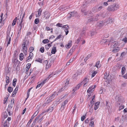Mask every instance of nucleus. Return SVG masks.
Here are the masks:
<instances>
[{"mask_svg": "<svg viewBox=\"0 0 127 127\" xmlns=\"http://www.w3.org/2000/svg\"><path fill=\"white\" fill-rule=\"evenodd\" d=\"M104 15H101V14H96L91 16L89 17V19L87 21V23H88L90 22H93L94 21H96L100 18L101 17H103Z\"/></svg>", "mask_w": 127, "mask_h": 127, "instance_id": "1", "label": "nucleus"}, {"mask_svg": "<svg viewBox=\"0 0 127 127\" xmlns=\"http://www.w3.org/2000/svg\"><path fill=\"white\" fill-rule=\"evenodd\" d=\"M58 95V94H57L56 92L54 93L51 96L46 99L45 100L46 103L44 104V105L45 106L46 104H48L51 102L53 100V98L55 96Z\"/></svg>", "mask_w": 127, "mask_h": 127, "instance_id": "2", "label": "nucleus"}, {"mask_svg": "<svg viewBox=\"0 0 127 127\" xmlns=\"http://www.w3.org/2000/svg\"><path fill=\"white\" fill-rule=\"evenodd\" d=\"M13 35V33H10V30H8L7 32V37L6 41H8L7 46H8V45L10 44L11 40V38Z\"/></svg>", "mask_w": 127, "mask_h": 127, "instance_id": "3", "label": "nucleus"}, {"mask_svg": "<svg viewBox=\"0 0 127 127\" xmlns=\"http://www.w3.org/2000/svg\"><path fill=\"white\" fill-rule=\"evenodd\" d=\"M120 6L118 4H114L111 5L107 9L109 11H115L119 8Z\"/></svg>", "mask_w": 127, "mask_h": 127, "instance_id": "4", "label": "nucleus"}, {"mask_svg": "<svg viewBox=\"0 0 127 127\" xmlns=\"http://www.w3.org/2000/svg\"><path fill=\"white\" fill-rule=\"evenodd\" d=\"M29 42L27 41H26L24 42L22 45L23 47V50L24 53H26L27 51V46L29 45Z\"/></svg>", "mask_w": 127, "mask_h": 127, "instance_id": "5", "label": "nucleus"}, {"mask_svg": "<svg viewBox=\"0 0 127 127\" xmlns=\"http://www.w3.org/2000/svg\"><path fill=\"white\" fill-rule=\"evenodd\" d=\"M104 78L105 79L107 80V81H108V83H109L111 81L112 79L111 76L110 75L109 73L107 74L106 72L104 73Z\"/></svg>", "mask_w": 127, "mask_h": 127, "instance_id": "6", "label": "nucleus"}, {"mask_svg": "<svg viewBox=\"0 0 127 127\" xmlns=\"http://www.w3.org/2000/svg\"><path fill=\"white\" fill-rule=\"evenodd\" d=\"M78 14L77 12L75 11L70 12L68 14V16L69 18L71 17H76Z\"/></svg>", "mask_w": 127, "mask_h": 127, "instance_id": "7", "label": "nucleus"}, {"mask_svg": "<svg viewBox=\"0 0 127 127\" xmlns=\"http://www.w3.org/2000/svg\"><path fill=\"white\" fill-rule=\"evenodd\" d=\"M89 82V79L87 78H85L81 82L82 85L83 84V86L85 87L87 85Z\"/></svg>", "mask_w": 127, "mask_h": 127, "instance_id": "8", "label": "nucleus"}, {"mask_svg": "<svg viewBox=\"0 0 127 127\" xmlns=\"http://www.w3.org/2000/svg\"><path fill=\"white\" fill-rule=\"evenodd\" d=\"M110 105L109 102L108 100H106L105 105V108L106 109H107L108 112L110 111L111 109V107L110 106Z\"/></svg>", "mask_w": 127, "mask_h": 127, "instance_id": "9", "label": "nucleus"}, {"mask_svg": "<svg viewBox=\"0 0 127 127\" xmlns=\"http://www.w3.org/2000/svg\"><path fill=\"white\" fill-rule=\"evenodd\" d=\"M96 87V85H94V86H92L91 87H90L89 88L88 90L87 91V92L89 93L90 94L92 93V92L94 90V89Z\"/></svg>", "mask_w": 127, "mask_h": 127, "instance_id": "10", "label": "nucleus"}, {"mask_svg": "<svg viewBox=\"0 0 127 127\" xmlns=\"http://www.w3.org/2000/svg\"><path fill=\"white\" fill-rule=\"evenodd\" d=\"M43 64L46 65L45 69L47 70L50 67L51 65L50 64L48 63V61L47 60L45 61L43 63Z\"/></svg>", "mask_w": 127, "mask_h": 127, "instance_id": "11", "label": "nucleus"}, {"mask_svg": "<svg viewBox=\"0 0 127 127\" xmlns=\"http://www.w3.org/2000/svg\"><path fill=\"white\" fill-rule=\"evenodd\" d=\"M118 42L116 41L113 42L111 43V46L110 47V48H117L118 47Z\"/></svg>", "mask_w": 127, "mask_h": 127, "instance_id": "12", "label": "nucleus"}, {"mask_svg": "<svg viewBox=\"0 0 127 127\" xmlns=\"http://www.w3.org/2000/svg\"><path fill=\"white\" fill-rule=\"evenodd\" d=\"M62 28H65L64 31L65 32V34L67 35L68 33L69 27L67 25L63 26Z\"/></svg>", "mask_w": 127, "mask_h": 127, "instance_id": "13", "label": "nucleus"}, {"mask_svg": "<svg viewBox=\"0 0 127 127\" xmlns=\"http://www.w3.org/2000/svg\"><path fill=\"white\" fill-rule=\"evenodd\" d=\"M54 109V108L53 107H50L49 109H47L45 111H43L40 114V115H42L44 113L46 112H51L53 111Z\"/></svg>", "mask_w": 127, "mask_h": 127, "instance_id": "14", "label": "nucleus"}, {"mask_svg": "<svg viewBox=\"0 0 127 127\" xmlns=\"http://www.w3.org/2000/svg\"><path fill=\"white\" fill-rule=\"evenodd\" d=\"M104 21L106 25L109 23H112L113 22V20L111 18H109L104 20Z\"/></svg>", "mask_w": 127, "mask_h": 127, "instance_id": "15", "label": "nucleus"}, {"mask_svg": "<svg viewBox=\"0 0 127 127\" xmlns=\"http://www.w3.org/2000/svg\"><path fill=\"white\" fill-rule=\"evenodd\" d=\"M72 45V41L71 40H70L65 45L67 49L69 48Z\"/></svg>", "mask_w": 127, "mask_h": 127, "instance_id": "16", "label": "nucleus"}, {"mask_svg": "<svg viewBox=\"0 0 127 127\" xmlns=\"http://www.w3.org/2000/svg\"><path fill=\"white\" fill-rule=\"evenodd\" d=\"M67 102V100H65L63 102L62 104V105H61V109H62V110H64L65 107V105L66 103Z\"/></svg>", "mask_w": 127, "mask_h": 127, "instance_id": "17", "label": "nucleus"}, {"mask_svg": "<svg viewBox=\"0 0 127 127\" xmlns=\"http://www.w3.org/2000/svg\"><path fill=\"white\" fill-rule=\"evenodd\" d=\"M33 54L32 53H30L26 61L29 62V60L32 59L33 57Z\"/></svg>", "mask_w": 127, "mask_h": 127, "instance_id": "18", "label": "nucleus"}, {"mask_svg": "<svg viewBox=\"0 0 127 127\" xmlns=\"http://www.w3.org/2000/svg\"><path fill=\"white\" fill-rule=\"evenodd\" d=\"M44 17L46 19H48L50 16V14L48 12H44Z\"/></svg>", "mask_w": 127, "mask_h": 127, "instance_id": "19", "label": "nucleus"}, {"mask_svg": "<svg viewBox=\"0 0 127 127\" xmlns=\"http://www.w3.org/2000/svg\"><path fill=\"white\" fill-rule=\"evenodd\" d=\"M19 86H17L16 87L14 90V91L12 93V96L13 97H14L15 95H16V93H17V91L18 89Z\"/></svg>", "mask_w": 127, "mask_h": 127, "instance_id": "20", "label": "nucleus"}, {"mask_svg": "<svg viewBox=\"0 0 127 127\" xmlns=\"http://www.w3.org/2000/svg\"><path fill=\"white\" fill-rule=\"evenodd\" d=\"M68 83L69 81H66V82L65 83V85L64 86V87H63L58 92L60 93L61 92L63 91L64 90V89L67 87L66 86L68 84Z\"/></svg>", "mask_w": 127, "mask_h": 127, "instance_id": "21", "label": "nucleus"}, {"mask_svg": "<svg viewBox=\"0 0 127 127\" xmlns=\"http://www.w3.org/2000/svg\"><path fill=\"white\" fill-rule=\"evenodd\" d=\"M112 49L111 50H112V51L113 53L116 52L120 50L119 48L118 47Z\"/></svg>", "mask_w": 127, "mask_h": 127, "instance_id": "22", "label": "nucleus"}, {"mask_svg": "<svg viewBox=\"0 0 127 127\" xmlns=\"http://www.w3.org/2000/svg\"><path fill=\"white\" fill-rule=\"evenodd\" d=\"M100 104L99 102H96L95 104V106L94 107V109L95 110H96L99 107V105Z\"/></svg>", "mask_w": 127, "mask_h": 127, "instance_id": "23", "label": "nucleus"}, {"mask_svg": "<svg viewBox=\"0 0 127 127\" xmlns=\"http://www.w3.org/2000/svg\"><path fill=\"white\" fill-rule=\"evenodd\" d=\"M57 51L56 48V47L54 46L52 49L51 53L52 54H55Z\"/></svg>", "mask_w": 127, "mask_h": 127, "instance_id": "24", "label": "nucleus"}, {"mask_svg": "<svg viewBox=\"0 0 127 127\" xmlns=\"http://www.w3.org/2000/svg\"><path fill=\"white\" fill-rule=\"evenodd\" d=\"M25 12L24 13L22 12H21V13L20 15V18H21L22 17V19L21 20V22H22L23 21V18H24L25 15Z\"/></svg>", "mask_w": 127, "mask_h": 127, "instance_id": "25", "label": "nucleus"}, {"mask_svg": "<svg viewBox=\"0 0 127 127\" xmlns=\"http://www.w3.org/2000/svg\"><path fill=\"white\" fill-rule=\"evenodd\" d=\"M106 24L104 21H102L100 22L99 23L98 26H99L101 27L104 25H106Z\"/></svg>", "mask_w": 127, "mask_h": 127, "instance_id": "26", "label": "nucleus"}, {"mask_svg": "<svg viewBox=\"0 0 127 127\" xmlns=\"http://www.w3.org/2000/svg\"><path fill=\"white\" fill-rule=\"evenodd\" d=\"M9 122L7 120H6L5 122H4V123L3 124V127H9L8 126Z\"/></svg>", "mask_w": 127, "mask_h": 127, "instance_id": "27", "label": "nucleus"}, {"mask_svg": "<svg viewBox=\"0 0 127 127\" xmlns=\"http://www.w3.org/2000/svg\"><path fill=\"white\" fill-rule=\"evenodd\" d=\"M42 11V9L41 8L38 9V15H36V17H39V16L41 15V13Z\"/></svg>", "mask_w": 127, "mask_h": 127, "instance_id": "28", "label": "nucleus"}, {"mask_svg": "<svg viewBox=\"0 0 127 127\" xmlns=\"http://www.w3.org/2000/svg\"><path fill=\"white\" fill-rule=\"evenodd\" d=\"M51 46V44L50 43L48 44L45 46V48L46 50H48Z\"/></svg>", "mask_w": 127, "mask_h": 127, "instance_id": "29", "label": "nucleus"}, {"mask_svg": "<svg viewBox=\"0 0 127 127\" xmlns=\"http://www.w3.org/2000/svg\"><path fill=\"white\" fill-rule=\"evenodd\" d=\"M81 11L84 15H87L88 14V12L86 10H82Z\"/></svg>", "mask_w": 127, "mask_h": 127, "instance_id": "30", "label": "nucleus"}, {"mask_svg": "<svg viewBox=\"0 0 127 127\" xmlns=\"http://www.w3.org/2000/svg\"><path fill=\"white\" fill-rule=\"evenodd\" d=\"M24 58V55L23 54L21 53L20 55L19 56V59L20 61H22L23 60Z\"/></svg>", "mask_w": 127, "mask_h": 127, "instance_id": "31", "label": "nucleus"}, {"mask_svg": "<svg viewBox=\"0 0 127 127\" xmlns=\"http://www.w3.org/2000/svg\"><path fill=\"white\" fill-rule=\"evenodd\" d=\"M91 54H88L87 56V57L84 59V61L86 62V61L91 56Z\"/></svg>", "mask_w": 127, "mask_h": 127, "instance_id": "32", "label": "nucleus"}, {"mask_svg": "<svg viewBox=\"0 0 127 127\" xmlns=\"http://www.w3.org/2000/svg\"><path fill=\"white\" fill-rule=\"evenodd\" d=\"M102 6H96V8H97V10L98 12L101 10L102 9Z\"/></svg>", "mask_w": 127, "mask_h": 127, "instance_id": "33", "label": "nucleus"}, {"mask_svg": "<svg viewBox=\"0 0 127 127\" xmlns=\"http://www.w3.org/2000/svg\"><path fill=\"white\" fill-rule=\"evenodd\" d=\"M31 65V64L30 63H28L26 65V71H27L30 68Z\"/></svg>", "mask_w": 127, "mask_h": 127, "instance_id": "34", "label": "nucleus"}, {"mask_svg": "<svg viewBox=\"0 0 127 127\" xmlns=\"http://www.w3.org/2000/svg\"><path fill=\"white\" fill-rule=\"evenodd\" d=\"M7 90L8 92L10 93L12 92L13 88L11 87H8Z\"/></svg>", "mask_w": 127, "mask_h": 127, "instance_id": "35", "label": "nucleus"}, {"mask_svg": "<svg viewBox=\"0 0 127 127\" xmlns=\"http://www.w3.org/2000/svg\"><path fill=\"white\" fill-rule=\"evenodd\" d=\"M126 70V69L124 67H123L122 69L121 72L122 75L124 74Z\"/></svg>", "mask_w": 127, "mask_h": 127, "instance_id": "36", "label": "nucleus"}, {"mask_svg": "<svg viewBox=\"0 0 127 127\" xmlns=\"http://www.w3.org/2000/svg\"><path fill=\"white\" fill-rule=\"evenodd\" d=\"M78 89L75 87L73 89L72 91L73 92L72 93V95H74L76 94V93L75 92Z\"/></svg>", "mask_w": 127, "mask_h": 127, "instance_id": "37", "label": "nucleus"}, {"mask_svg": "<svg viewBox=\"0 0 127 127\" xmlns=\"http://www.w3.org/2000/svg\"><path fill=\"white\" fill-rule=\"evenodd\" d=\"M6 82L7 84H8L9 82V78L7 76H6Z\"/></svg>", "mask_w": 127, "mask_h": 127, "instance_id": "38", "label": "nucleus"}, {"mask_svg": "<svg viewBox=\"0 0 127 127\" xmlns=\"http://www.w3.org/2000/svg\"><path fill=\"white\" fill-rule=\"evenodd\" d=\"M55 77V76H54L53 75V74H52V73L50 74L49 75H48V77L46 78H47V79L48 80L51 77Z\"/></svg>", "mask_w": 127, "mask_h": 127, "instance_id": "39", "label": "nucleus"}, {"mask_svg": "<svg viewBox=\"0 0 127 127\" xmlns=\"http://www.w3.org/2000/svg\"><path fill=\"white\" fill-rule=\"evenodd\" d=\"M94 121H91L89 125L91 126V127H94Z\"/></svg>", "mask_w": 127, "mask_h": 127, "instance_id": "40", "label": "nucleus"}, {"mask_svg": "<svg viewBox=\"0 0 127 127\" xmlns=\"http://www.w3.org/2000/svg\"><path fill=\"white\" fill-rule=\"evenodd\" d=\"M92 11L93 13H95L96 12H98L97 10V8H96V6L94 7L92 10Z\"/></svg>", "mask_w": 127, "mask_h": 127, "instance_id": "41", "label": "nucleus"}, {"mask_svg": "<svg viewBox=\"0 0 127 127\" xmlns=\"http://www.w3.org/2000/svg\"><path fill=\"white\" fill-rule=\"evenodd\" d=\"M13 106V104H10L9 105L7 109L11 110Z\"/></svg>", "mask_w": 127, "mask_h": 127, "instance_id": "42", "label": "nucleus"}, {"mask_svg": "<svg viewBox=\"0 0 127 127\" xmlns=\"http://www.w3.org/2000/svg\"><path fill=\"white\" fill-rule=\"evenodd\" d=\"M49 40L48 39H45L42 41V42L44 43H47L49 42Z\"/></svg>", "mask_w": 127, "mask_h": 127, "instance_id": "43", "label": "nucleus"}, {"mask_svg": "<svg viewBox=\"0 0 127 127\" xmlns=\"http://www.w3.org/2000/svg\"><path fill=\"white\" fill-rule=\"evenodd\" d=\"M100 61H98L96 63L95 66L97 68H99L100 67V66H98V65L100 64Z\"/></svg>", "mask_w": 127, "mask_h": 127, "instance_id": "44", "label": "nucleus"}, {"mask_svg": "<svg viewBox=\"0 0 127 127\" xmlns=\"http://www.w3.org/2000/svg\"><path fill=\"white\" fill-rule=\"evenodd\" d=\"M39 22V19L38 18H36L34 21V23L36 24H37Z\"/></svg>", "mask_w": 127, "mask_h": 127, "instance_id": "45", "label": "nucleus"}, {"mask_svg": "<svg viewBox=\"0 0 127 127\" xmlns=\"http://www.w3.org/2000/svg\"><path fill=\"white\" fill-rule=\"evenodd\" d=\"M82 85V84H81V83L78 84L75 87L77 89H78Z\"/></svg>", "mask_w": 127, "mask_h": 127, "instance_id": "46", "label": "nucleus"}, {"mask_svg": "<svg viewBox=\"0 0 127 127\" xmlns=\"http://www.w3.org/2000/svg\"><path fill=\"white\" fill-rule=\"evenodd\" d=\"M35 61L40 63H42V60L39 58L36 59Z\"/></svg>", "mask_w": 127, "mask_h": 127, "instance_id": "47", "label": "nucleus"}, {"mask_svg": "<svg viewBox=\"0 0 127 127\" xmlns=\"http://www.w3.org/2000/svg\"><path fill=\"white\" fill-rule=\"evenodd\" d=\"M61 36H62V35H61V34L60 35H59L54 40V41H56V40H57L60 39L61 38Z\"/></svg>", "mask_w": 127, "mask_h": 127, "instance_id": "48", "label": "nucleus"}, {"mask_svg": "<svg viewBox=\"0 0 127 127\" xmlns=\"http://www.w3.org/2000/svg\"><path fill=\"white\" fill-rule=\"evenodd\" d=\"M3 115L5 118H6L8 116L6 112H4L3 113Z\"/></svg>", "mask_w": 127, "mask_h": 127, "instance_id": "49", "label": "nucleus"}, {"mask_svg": "<svg viewBox=\"0 0 127 127\" xmlns=\"http://www.w3.org/2000/svg\"><path fill=\"white\" fill-rule=\"evenodd\" d=\"M44 48L43 47H42L40 49V51L41 52L43 53L44 52Z\"/></svg>", "mask_w": 127, "mask_h": 127, "instance_id": "50", "label": "nucleus"}, {"mask_svg": "<svg viewBox=\"0 0 127 127\" xmlns=\"http://www.w3.org/2000/svg\"><path fill=\"white\" fill-rule=\"evenodd\" d=\"M97 73V72L96 71H95L93 72L92 73V77H94L95 75V74Z\"/></svg>", "mask_w": 127, "mask_h": 127, "instance_id": "51", "label": "nucleus"}, {"mask_svg": "<svg viewBox=\"0 0 127 127\" xmlns=\"http://www.w3.org/2000/svg\"><path fill=\"white\" fill-rule=\"evenodd\" d=\"M59 72L58 71H55L52 74H53V75L54 76L55 75H57L58 73H59Z\"/></svg>", "mask_w": 127, "mask_h": 127, "instance_id": "52", "label": "nucleus"}, {"mask_svg": "<svg viewBox=\"0 0 127 127\" xmlns=\"http://www.w3.org/2000/svg\"><path fill=\"white\" fill-rule=\"evenodd\" d=\"M107 41V40L106 39H102L100 43L103 44V43H105Z\"/></svg>", "mask_w": 127, "mask_h": 127, "instance_id": "53", "label": "nucleus"}, {"mask_svg": "<svg viewBox=\"0 0 127 127\" xmlns=\"http://www.w3.org/2000/svg\"><path fill=\"white\" fill-rule=\"evenodd\" d=\"M8 99V97H5L4 99V102L3 103L4 104H5L6 103V102L7 101V100Z\"/></svg>", "mask_w": 127, "mask_h": 127, "instance_id": "54", "label": "nucleus"}, {"mask_svg": "<svg viewBox=\"0 0 127 127\" xmlns=\"http://www.w3.org/2000/svg\"><path fill=\"white\" fill-rule=\"evenodd\" d=\"M7 111L9 115L10 116L11 114V112H12V111H11V110H8V109H7Z\"/></svg>", "mask_w": 127, "mask_h": 127, "instance_id": "55", "label": "nucleus"}, {"mask_svg": "<svg viewBox=\"0 0 127 127\" xmlns=\"http://www.w3.org/2000/svg\"><path fill=\"white\" fill-rule=\"evenodd\" d=\"M34 48L33 47H31L30 48V53H32V52L34 50Z\"/></svg>", "mask_w": 127, "mask_h": 127, "instance_id": "56", "label": "nucleus"}, {"mask_svg": "<svg viewBox=\"0 0 127 127\" xmlns=\"http://www.w3.org/2000/svg\"><path fill=\"white\" fill-rule=\"evenodd\" d=\"M124 108V106L123 105H122L120 106L119 107V110L120 111L121 110L123 109Z\"/></svg>", "mask_w": 127, "mask_h": 127, "instance_id": "57", "label": "nucleus"}, {"mask_svg": "<svg viewBox=\"0 0 127 127\" xmlns=\"http://www.w3.org/2000/svg\"><path fill=\"white\" fill-rule=\"evenodd\" d=\"M48 80L47 79V78H46L42 82V83L43 84H44L46 82L48 81Z\"/></svg>", "mask_w": 127, "mask_h": 127, "instance_id": "58", "label": "nucleus"}, {"mask_svg": "<svg viewBox=\"0 0 127 127\" xmlns=\"http://www.w3.org/2000/svg\"><path fill=\"white\" fill-rule=\"evenodd\" d=\"M56 26L58 27H62V24H60V23H58L57 24Z\"/></svg>", "mask_w": 127, "mask_h": 127, "instance_id": "59", "label": "nucleus"}, {"mask_svg": "<svg viewBox=\"0 0 127 127\" xmlns=\"http://www.w3.org/2000/svg\"><path fill=\"white\" fill-rule=\"evenodd\" d=\"M122 41L125 43H127V38L126 37L123 38L122 39Z\"/></svg>", "mask_w": 127, "mask_h": 127, "instance_id": "60", "label": "nucleus"}, {"mask_svg": "<svg viewBox=\"0 0 127 127\" xmlns=\"http://www.w3.org/2000/svg\"><path fill=\"white\" fill-rule=\"evenodd\" d=\"M127 83L126 82H124L122 84V86L123 87H125L126 86Z\"/></svg>", "mask_w": 127, "mask_h": 127, "instance_id": "61", "label": "nucleus"}, {"mask_svg": "<svg viewBox=\"0 0 127 127\" xmlns=\"http://www.w3.org/2000/svg\"><path fill=\"white\" fill-rule=\"evenodd\" d=\"M16 20H14L13 21V23L12 24V26H14L16 24Z\"/></svg>", "mask_w": 127, "mask_h": 127, "instance_id": "62", "label": "nucleus"}, {"mask_svg": "<svg viewBox=\"0 0 127 127\" xmlns=\"http://www.w3.org/2000/svg\"><path fill=\"white\" fill-rule=\"evenodd\" d=\"M39 111L38 110H37L33 114L34 115L36 116L38 113Z\"/></svg>", "mask_w": 127, "mask_h": 127, "instance_id": "63", "label": "nucleus"}, {"mask_svg": "<svg viewBox=\"0 0 127 127\" xmlns=\"http://www.w3.org/2000/svg\"><path fill=\"white\" fill-rule=\"evenodd\" d=\"M95 32H94L92 31L91 32V36H93L95 34Z\"/></svg>", "mask_w": 127, "mask_h": 127, "instance_id": "64", "label": "nucleus"}]
</instances>
